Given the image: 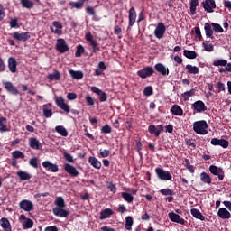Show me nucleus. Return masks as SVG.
I'll use <instances>...</instances> for the list:
<instances>
[{
    "instance_id": "nucleus-50",
    "label": "nucleus",
    "mask_w": 231,
    "mask_h": 231,
    "mask_svg": "<svg viewBox=\"0 0 231 231\" xmlns=\"http://www.w3.org/2000/svg\"><path fill=\"white\" fill-rule=\"evenodd\" d=\"M29 165L33 167V169H39V159L37 157H32L29 161Z\"/></svg>"
},
{
    "instance_id": "nucleus-22",
    "label": "nucleus",
    "mask_w": 231,
    "mask_h": 231,
    "mask_svg": "<svg viewBox=\"0 0 231 231\" xmlns=\"http://www.w3.org/2000/svg\"><path fill=\"white\" fill-rule=\"evenodd\" d=\"M211 145H219L220 147H223V149H227L229 143L226 139L213 138L211 139Z\"/></svg>"
},
{
    "instance_id": "nucleus-53",
    "label": "nucleus",
    "mask_w": 231,
    "mask_h": 231,
    "mask_svg": "<svg viewBox=\"0 0 231 231\" xmlns=\"http://www.w3.org/2000/svg\"><path fill=\"white\" fill-rule=\"evenodd\" d=\"M84 51H86V50L84 49V46L78 45L75 52V57H82V53H84Z\"/></svg>"
},
{
    "instance_id": "nucleus-33",
    "label": "nucleus",
    "mask_w": 231,
    "mask_h": 231,
    "mask_svg": "<svg viewBox=\"0 0 231 231\" xmlns=\"http://www.w3.org/2000/svg\"><path fill=\"white\" fill-rule=\"evenodd\" d=\"M171 113H172L175 116H183V108L179 105H173L171 108Z\"/></svg>"
},
{
    "instance_id": "nucleus-44",
    "label": "nucleus",
    "mask_w": 231,
    "mask_h": 231,
    "mask_svg": "<svg viewBox=\"0 0 231 231\" xmlns=\"http://www.w3.org/2000/svg\"><path fill=\"white\" fill-rule=\"evenodd\" d=\"M189 5H190L189 10H190L191 15H196V8L199 5V2L198 0H190Z\"/></svg>"
},
{
    "instance_id": "nucleus-6",
    "label": "nucleus",
    "mask_w": 231,
    "mask_h": 231,
    "mask_svg": "<svg viewBox=\"0 0 231 231\" xmlns=\"http://www.w3.org/2000/svg\"><path fill=\"white\" fill-rule=\"evenodd\" d=\"M85 39L88 42H89L90 46L92 47V53H97V51H100V46H98V42L93 39V34L91 32H88L85 35Z\"/></svg>"
},
{
    "instance_id": "nucleus-30",
    "label": "nucleus",
    "mask_w": 231,
    "mask_h": 231,
    "mask_svg": "<svg viewBox=\"0 0 231 231\" xmlns=\"http://www.w3.org/2000/svg\"><path fill=\"white\" fill-rule=\"evenodd\" d=\"M217 216L221 219H230L231 214L228 212V210L225 208H220L217 211Z\"/></svg>"
},
{
    "instance_id": "nucleus-47",
    "label": "nucleus",
    "mask_w": 231,
    "mask_h": 231,
    "mask_svg": "<svg viewBox=\"0 0 231 231\" xmlns=\"http://www.w3.org/2000/svg\"><path fill=\"white\" fill-rule=\"evenodd\" d=\"M23 230H29V228H32L33 226V220L31 218H27L22 225Z\"/></svg>"
},
{
    "instance_id": "nucleus-64",
    "label": "nucleus",
    "mask_w": 231,
    "mask_h": 231,
    "mask_svg": "<svg viewBox=\"0 0 231 231\" xmlns=\"http://www.w3.org/2000/svg\"><path fill=\"white\" fill-rule=\"evenodd\" d=\"M44 231H59V228H57L56 226H49Z\"/></svg>"
},
{
    "instance_id": "nucleus-41",
    "label": "nucleus",
    "mask_w": 231,
    "mask_h": 231,
    "mask_svg": "<svg viewBox=\"0 0 231 231\" xmlns=\"http://www.w3.org/2000/svg\"><path fill=\"white\" fill-rule=\"evenodd\" d=\"M8 121L5 117H0V133H6L8 132V127L6 126V124Z\"/></svg>"
},
{
    "instance_id": "nucleus-45",
    "label": "nucleus",
    "mask_w": 231,
    "mask_h": 231,
    "mask_svg": "<svg viewBox=\"0 0 231 231\" xmlns=\"http://www.w3.org/2000/svg\"><path fill=\"white\" fill-rule=\"evenodd\" d=\"M56 133L60 134V136H68V130L65 129L62 125H58L55 127Z\"/></svg>"
},
{
    "instance_id": "nucleus-8",
    "label": "nucleus",
    "mask_w": 231,
    "mask_h": 231,
    "mask_svg": "<svg viewBox=\"0 0 231 231\" xmlns=\"http://www.w3.org/2000/svg\"><path fill=\"white\" fill-rule=\"evenodd\" d=\"M56 50L60 53H66V51H69V47L67 45L66 40L59 38L56 43Z\"/></svg>"
},
{
    "instance_id": "nucleus-36",
    "label": "nucleus",
    "mask_w": 231,
    "mask_h": 231,
    "mask_svg": "<svg viewBox=\"0 0 231 231\" xmlns=\"http://www.w3.org/2000/svg\"><path fill=\"white\" fill-rule=\"evenodd\" d=\"M20 4L23 8H26L27 10H32L35 6V4L32 0H20Z\"/></svg>"
},
{
    "instance_id": "nucleus-59",
    "label": "nucleus",
    "mask_w": 231,
    "mask_h": 231,
    "mask_svg": "<svg viewBox=\"0 0 231 231\" xmlns=\"http://www.w3.org/2000/svg\"><path fill=\"white\" fill-rule=\"evenodd\" d=\"M195 34L196 38L199 39V41L203 40V35H201V29H199V27H195Z\"/></svg>"
},
{
    "instance_id": "nucleus-20",
    "label": "nucleus",
    "mask_w": 231,
    "mask_h": 231,
    "mask_svg": "<svg viewBox=\"0 0 231 231\" xmlns=\"http://www.w3.org/2000/svg\"><path fill=\"white\" fill-rule=\"evenodd\" d=\"M154 69L157 71V73H160V75H162V77H167L169 75V68L165 67L162 63H157L154 65Z\"/></svg>"
},
{
    "instance_id": "nucleus-25",
    "label": "nucleus",
    "mask_w": 231,
    "mask_h": 231,
    "mask_svg": "<svg viewBox=\"0 0 231 231\" xmlns=\"http://www.w3.org/2000/svg\"><path fill=\"white\" fill-rule=\"evenodd\" d=\"M69 73L71 79H73L74 80H82V79H84V72H82L81 70L70 69Z\"/></svg>"
},
{
    "instance_id": "nucleus-56",
    "label": "nucleus",
    "mask_w": 231,
    "mask_h": 231,
    "mask_svg": "<svg viewBox=\"0 0 231 231\" xmlns=\"http://www.w3.org/2000/svg\"><path fill=\"white\" fill-rule=\"evenodd\" d=\"M153 90L151 86L145 87L143 89V95L145 97H151V95H152Z\"/></svg>"
},
{
    "instance_id": "nucleus-4",
    "label": "nucleus",
    "mask_w": 231,
    "mask_h": 231,
    "mask_svg": "<svg viewBox=\"0 0 231 231\" xmlns=\"http://www.w3.org/2000/svg\"><path fill=\"white\" fill-rule=\"evenodd\" d=\"M13 39H15V41H19L22 42H26V41H29V39L32 37V33L28 32H14V33L11 34Z\"/></svg>"
},
{
    "instance_id": "nucleus-49",
    "label": "nucleus",
    "mask_w": 231,
    "mask_h": 231,
    "mask_svg": "<svg viewBox=\"0 0 231 231\" xmlns=\"http://www.w3.org/2000/svg\"><path fill=\"white\" fill-rule=\"evenodd\" d=\"M202 46L206 51H214V45L210 44V42L208 41L204 42Z\"/></svg>"
},
{
    "instance_id": "nucleus-34",
    "label": "nucleus",
    "mask_w": 231,
    "mask_h": 231,
    "mask_svg": "<svg viewBox=\"0 0 231 231\" xmlns=\"http://www.w3.org/2000/svg\"><path fill=\"white\" fill-rule=\"evenodd\" d=\"M204 30L206 37H209V39H214V31L212 30V26L210 25V23H206L204 25Z\"/></svg>"
},
{
    "instance_id": "nucleus-35",
    "label": "nucleus",
    "mask_w": 231,
    "mask_h": 231,
    "mask_svg": "<svg viewBox=\"0 0 231 231\" xmlns=\"http://www.w3.org/2000/svg\"><path fill=\"white\" fill-rule=\"evenodd\" d=\"M16 176L20 178L21 181H28V180H32V175L26 171H17Z\"/></svg>"
},
{
    "instance_id": "nucleus-51",
    "label": "nucleus",
    "mask_w": 231,
    "mask_h": 231,
    "mask_svg": "<svg viewBox=\"0 0 231 231\" xmlns=\"http://www.w3.org/2000/svg\"><path fill=\"white\" fill-rule=\"evenodd\" d=\"M160 193L162 195V196H174V194H176L174 192V190L171 189H162L160 190Z\"/></svg>"
},
{
    "instance_id": "nucleus-43",
    "label": "nucleus",
    "mask_w": 231,
    "mask_h": 231,
    "mask_svg": "<svg viewBox=\"0 0 231 231\" xmlns=\"http://www.w3.org/2000/svg\"><path fill=\"white\" fill-rule=\"evenodd\" d=\"M195 94H196V90H195L194 88H192V89L189 90V91L184 92V93L181 95V97H182L183 100H184L185 102H187V101L190 98V97H194Z\"/></svg>"
},
{
    "instance_id": "nucleus-39",
    "label": "nucleus",
    "mask_w": 231,
    "mask_h": 231,
    "mask_svg": "<svg viewBox=\"0 0 231 231\" xmlns=\"http://www.w3.org/2000/svg\"><path fill=\"white\" fill-rule=\"evenodd\" d=\"M54 204L56 205V208H66V202L64 201V198L62 197H57Z\"/></svg>"
},
{
    "instance_id": "nucleus-62",
    "label": "nucleus",
    "mask_w": 231,
    "mask_h": 231,
    "mask_svg": "<svg viewBox=\"0 0 231 231\" xmlns=\"http://www.w3.org/2000/svg\"><path fill=\"white\" fill-rule=\"evenodd\" d=\"M85 100L87 102V105L95 106V100L93 99V97H91V96H86Z\"/></svg>"
},
{
    "instance_id": "nucleus-48",
    "label": "nucleus",
    "mask_w": 231,
    "mask_h": 231,
    "mask_svg": "<svg viewBox=\"0 0 231 231\" xmlns=\"http://www.w3.org/2000/svg\"><path fill=\"white\" fill-rule=\"evenodd\" d=\"M132 227H133V217H126L125 228L126 230H131Z\"/></svg>"
},
{
    "instance_id": "nucleus-14",
    "label": "nucleus",
    "mask_w": 231,
    "mask_h": 231,
    "mask_svg": "<svg viewBox=\"0 0 231 231\" xmlns=\"http://www.w3.org/2000/svg\"><path fill=\"white\" fill-rule=\"evenodd\" d=\"M64 171H66L67 174H69V176H71L72 178H77V176H79V174H80L79 172V170H77V168H75V166H73L69 163H65Z\"/></svg>"
},
{
    "instance_id": "nucleus-52",
    "label": "nucleus",
    "mask_w": 231,
    "mask_h": 231,
    "mask_svg": "<svg viewBox=\"0 0 231 231\" xmlns=\"http://www.w3.org/2000/svg\"><path fill=\"white\" fill-rule=\"evenodd\" d=\"M211 26H212L214 32H216V33H223V32H224L223 27H221V25L219 23H212Z\"/></svg>"
},
{
    "instance_id": "nucleus-5",
    "label": "nucleus",
    "mask_w": 231,
    "mask_h": 231,
    "mask_svg": "<svg viewBox=\"0 0 231 231\" xmlns=\"http://www.w3.org/2000/svg\"><path fill=\"white\" fill-rule=\"evenodd\" d=\"M209 172L213 174V176H217L220 181H223V180H225V171H223V168L221 167H217L216 165H210Z\"/></svg>"
},
{
    "instance_id": "nucleus-57",
    "label": "nucleus",
    "mask_w": 231,
    "mask_h": 231,
    "mask_svg": "<svg viewBox=\"0 0 231 231\" xmlns=\"http://www.w3.org/2000/svg\"><path fill=\"white\" fill-rule=\"evenodd\" d=\"M13 158H15V159L22 158V160H23L24 153H23V152L21 151H14L13 152Z\"/></svg>"
},
{
    "instance_id": "nucleus-17",
    "label": "nucleus",
    "mask_w": 231,
    "mask_h": 231,
    "mask_svg": "<svg viewBox=\"0 0 231 231\" xmlns=\"http://www.w3.org/2000/svg\"><path fill=\"white\" fill-rule=\"evenodd\" d=\"M202 6L206 12L212 14L216 8V0H205L202 2Z\"/></svg>"
},
{
    "instance_id": "nucleus-3",
    "label": "nucleus",
    "mask_w": 231,
    "mask_h": 231,
    "mask_svg": "<svg viewBox=\"0 0 231 231\" xmlns=\"http://www.w3.org/2000/svg\"><path fill=\"white\" fill-rule=\"evenodd\" d=\"M155 174L161 181H171L172 180V175L169 171L163 170V168H156Z\"/></svg>"
},
{
    "instance_id": "nucleus-24",
    "label": "nucleus",
    "mask_w": 231,
    "mask_h": 231,
    "mask_svg": "<svg viewBox=\"0 0 231 231\" xmlns=\"http://www.w3.org/2000/svg\"><path fill=\"white\" fill-rule=\"evenodd\" d=\"M8 68L11 73H17V60H15V58H8Z\"/></svg>"
},
{
    "instance_id": "nucleus-28",
    "label": "nucleus",
    "mask_w": 231,
    "mask_h": 231,
    "mask_svg": "<svg viewBox=\"0 0 231 231\" xmlns=\"http://www.w3.org/2000/svg\"><path fill=\"white\" fill-rule=\"evenodd\" d=\"M0 226L4 231H12V225L10 224V220L6 217H2L0 219Z\"/></svg>"
},
{
    "instance_id": "nucleus-37",
    "label": "nucleus",
    "mask_w": 231,
    "mask_h": 231,
    "mask_svg": "<svg viewBox=\"0 0 231 231\" xmlns=\"http://www.w3.org/2000/svg\"><path fill=\"white\" fill-rule=\"evenodd\" d=\"M200 181H202V183H207L208 185H210V183H212V178L210 177V175H208V173L202 172L200 173Z\"/></svg>"
},
{
    "instance_id": "nucleus-58",
    "label": "nucleus",
    "mask_w": 231,
    "mask_h": 231,
    "mask_svg": "<svg viewBox=\"0 0 231 231\" xmlns=\"http://www.w3.org/2000/svg\"><path fill=\"white\" fill-rule=\"evenodd\" d=\"M99 154L101 158H107L109 154H111V152L109 150H99Z\"/></svg>"
},
{
    "instance_id": "nucleus-54",
    "label": "nucleus",
    "mask_w": 231,
    "mask_h": 231,
    "mask_svg": "<svg viewBox=\"0 0 231 231\" xmlns=\"http://www.w3.org/2000/svg\"><path fill=\"white\" fill-rule=\"evenodd\" d=\"M112 128L109 125H105L104 126H102L101 128V133H103L104 134H109L112 133Z\"/></svg>"
},
{
    "instance_id": "nucleus-15",
    "label": "nucleus",
    "mask_w": 231,
    "mask_h": 231,
    "mask_svg": "<svg viewBox=\"0 0 231 231\" xmlns=\"http://www.w3.org/2000/svg\"><path fill=\"white\" fill-rule=\"evenodd\" d=\"M168 217L172 223H178L179 225H185V223H187L184 218H181V217L174 213V211L170 212Z\"/></svg>"
},
{
    "instance_id": "nucleus-18",
    "label": "nucleus",
    "mask_w": 231,
    "mask_h": 231,
    "mask_svg": "<svg viewBox=\"0 0 231 231\" xmlns=\"http://www.w3.org/2000/svg\"><path fill=\"white\" fill-rule=\"evenodd\" d=\"M92 93H95L99 97L100 102H107V94L103 92L102 89L98 88V87H91Z\"/></svg>"
},
{
    "instance_id": "nucleus-31",
    "label": "nucleus",
    "mask_w": 231,
    "mask_h": 231,
    "mask_svg": "<svg viewBox=\"0 0 231 231\" xmlns=\"http://www.w3.org/2000/svg\"><path fill=\"white\" fill-rule=\"evenodd\" d=\"M113 216V209L111 208H105L100 212L99 219L102 221L104 219H109Z\"/></svg>"
},
{
    "instance_id": "nucleus-12",
    "label": "nucleus",
    "mask_w": 231,
    "mask_h": 231,
    "mask_svg": "<svg viewBox=\"0 0 231 231\" xmlns=\"http://www.w3.org/2000/svg\"><path fill=\"white\" fill-rule=\"evenodd\" d=\"M29 147L34 151H42V143H41L37 137L29 138Z\"/></svg>"
},
{
    "instance_id": "nucleus-10",
    "label": "nucleus",
    "mask_w": 231,
    "mask_h": 231,
    "mask_svg": "<svg viewBox=\"0 0 231 231\" xmlns=\"http://www.w3.org/2000/svg\"><path fill=\"white\" fill-rule=\"evenodd\" d=\"M162 131H163V125H159L157 126L154 125H150L148 126V132L150 133V134H154L156 138L160 136Z\"/></svg>"
},
{
    "instance_id": "nucleus-27",
    "label": "nucleus",
    "mask_w": 231,
    "mask_h": 231,
    "mask_svg": "<svg viewBox=\"0 0 231 231\" xmlns=\"http://www.w3.org/2000/svg\"><path fill=\"white\" fill-rule=\"evenodd\" d=\"M129 26H134V23H136V10L134 7H131L129 9Z\"/></svg>"
},
{
    "instance_id": "nucleus-60",
    "label": "nucleus",
    "mask_w": 231,
    "mask_h": 231,
    "mask_svg": "<svg viewBox=\"0 0 231 231\" xmlns=\"http://www.w3.org/2000/svg\"><path fill=\"white\" fill-rule=\"evenodd\" d=\"M11 28H19V23L17 18H14L9 23Z\"/></svg>"
},
{
    "instance_id": "nucleus-19",
    "label": "nucleus",
    "mask_w": 231,
    "mask_h": 231,
    "mask_svg": "<svg viewBox=\"0 0 231 231\" xmlns=\"http://www.w3.org/2000/svg\"><path fill=\"white\" fill-rule=\"evenodd\" d=\"M42 165L49 172H59V166L57 164L51 163L50 161H44Z\"/></svg>"
},
{
    "instance_id": "nucleus-26",
    "label": "nucleus",
    "mask_w": 231,
    "mask_h": 231,
    "mask_svg": "<svg viewBox=\"0 0 231 231\" xmlns=\"http://www.w3.org/2000/svg\"><path fill=\"white\" fill-rule=\"evenodd\" d=\"M88 163L94 168L100 170L102 169V162L97 159V157L90 156L88 158Z\"/></svg>"
},
{
    "instance_id": "nucleus-55",
    "label": "nucleus",
    "mask_w": 231,
    "mask_h": 231,
    "mask_svg": "<svg viewBox=\"0 0 231 231\" xmlns=\"http://www.w3.org/2000/svg\"><path fill=\"white\" fill-rule=\"evenodd\" d=\"M227 61L226 60H217L213 62V66L217 67V66H226Z\"/></svg>"
},
{
    "instance_id": "nucleus-42",
    "label": "nucleus",
    "mask_w": 231,
    "mask_h": 231,
    "mask_svg": "<svg viewBox=\"0 0 231 231\" xmlns=\"http://www.w3.org/2000/svg\"><path fill=\"white\" fill-rule=\"evenodd\" d=\"M183 55L186 59H196V57H198V53L195 51L189 50H184Z\"/></svg>"
},
{
    "instance_id": "nucleus-7",
    "label": "nucleus",
    "mask_w": 231,
    "mask_h": 231,
    "mask_svg": "<svg viewBox=\"0 0 231 231\" xmlns=\"http://www.w3.org/2000/svg\"><path fill=\"white\" fill-rule=\"evenodd\" d=\"M137 75L141 79H147L149 77H152V75H154V69H152V67L151 66L144 67L143 69L137 71Z\"/></svg>"
},
{
    "instance_id": "nucleus-46",
    "label": "nucleus",
    "mask_w": 231,
    "mask_h": 231,
    "mask_svg": "<svg viewBox=\"0 0 231 231\" xmlns=\"http://www.w3.org/2000/svg\"><path fill=\"white\" fill-rule=\"evenodd\" d=\"M121 196L125 199V201L128 203H133V200L134 199V197H133V195L128 192H122Z\"/></svg>"
},
{
    "instance_id": "nucleus-63",
    "label": "nucleus",
    "mask_w": 231,
    "mask_h": 231,
    "mask_svg": "<svg viewBox=\"0 0 231 231\" xmlns=\"http://www.w3.org/2000/svg\"><path fill=\"white\" fill-rule=\"evenodd\" d=\"M117 212H119V214H125V212H127V208L123 204H120L117 208Z\"/></svg>"
},
{
    "instance_id": "nucleus-13",
    "label": "nucleus",
    "mask_w": 231,
    "mask_h": 231,
    "mask_svg": "<svg viewBox=\"0 0 231 231\" xmlns=\"http://www.w3.org/2000/svg\"><path fill=\"white\" fill-rule=\"evenodd\" d=\"M3 84L7 93H10L11 95H14V96L19 95V90L17 89V87L14 86L12 82L5 81L3 82Z\"/></svg>"
},
{
    "instance_id": "nucleus-2",
    "label": "nucleus",
    "mask_w": 231,
    "mask_h": 231,
    "mask_svg": "<svg viewBox=\"0 0 231 231\" xmlns=\"http://www.w3.org/2000/svg\"><path fill=\"white\" fill-rule=\"evenodd\" d=\"M55 103H56V106L58 107H60V109H62V111H64L65 113L70 112V113H72V115H79V110H75V109L70 110L69 109V106H68V104H66L64 97H56Z\"/></svg>"
},
{
    "instance_id": "nucleus-29",
    "label": "nucleus",
    "mask_w": 231,
    "mask_h": 231,
    "mask_svg": "<svg viewBox=\"0 0 231 231\" xmlns=\"http://www.w3.org/2000/svg\"><path fill=\"white\" fill-rule=\"evenodd\" d=\"M85 3H88V0H79L78 2H69V5L71 8H76V10H82L84 8Z\"/></svg>"
},
{
    "instance_id": "nucleus-21",
    "label": "nucleus",
    "mask_w": 231,
    "mask_h": 231,
    "mask_svg": "<svg viewBox=\"0 0 231 231\" xmlns=\"http://www.w3.org/2000/svg\"><path fill=\"white\" fill-rule=\"evenodd\" d=\"M52 212L57 217H68L69 216V211L64 209V208H54Z\"/></svg>"
},
{
    "instance_id": "nucleus-16",
    "label": "nucleus",
    "mask_w": 231,
    "mask_h": 231,
    "mask_svg": "<svg viewBox=\"0 0 231 231\" xmlns=\"http://www.w3.org/2000/svg\"><path fill=\"white\" fill-rule=\"evenodd\" d=\"M191 109L195 111L196 113H203L207 111V106H205V103L201 100L196 101L194 104H192Z\"/></svg>"
},
{
    "instance_id": "nucleus-9",
    "label": "nucleus",
    "mask_w": 231,
    "mask_h": 231,
    "mask_svg": "<svg viewBox=\"0 0 231 231\" xmlns=\"http://www.w3.org/2000/svg\"><path fill=\"white\" fill-rule=\"evenodd\" d=\"M165 32H167V27H165V24L163 23H159L154 30V36L156 39H163Z\"/></svg>"
},
{
    "instance_id": "nucleus-1",
    "label": "nucleus",
    "mask_w": 231,
    "mask_h": 231,
    "mask_svg": "<svg viewBox=\"0 0 231 231\" xmlns=\"http://www.w3.org/2000/svg\"><path fill=\"white\" fill-rule=\"evenodd\" d=\"M208 123L205 120L196 121L193 123V131L196 134H208Z\"/></svg>"
},
{
    "instance_id": "nucleus-38",
    "label": "nucleus",
    "mask_w": 231,
    "mask_h": 231,
    "mask_svg": "<svg viewBox=\"0 0 231 231\" xmlns=\"http://www.w3.org/2000/svg\"><path fill=\"white\" fill-rule=\"evenodd\" d=\"M186 69L189 75H198L199 73V68L190 64L186 65Z\"/></svg>"
},
{
    "instance_id": "nucleus-23",
    "label": "nucleus",
    "mask_w": 231,
    "mask_h": 231,
    "mask_svg": "<svg viewBox=\"0 0 231 231\" xmlns=\"http://www.w3.org/2000/svg\"><path fill=\"white\" fill-rule=\"evenodd\" d=\"M43 116L45 118H51L53 112L51 111V104L48 103L42 106Z\"/></svg>"
},
{
    "instance_id": "nucleus-61",
    "label": "nucleus",
    "mask_w": 231,
    "mask_h": 231,
    "mask_svg": "<svg viewBox=\"0 0 231 231\" xmlns=\"http://www.w3.org/2000/svg\"><path fill=\"white\" fill-rule=\"evenodd\" d=\"M63 156H64V159L66 160V162H69V163H73V162H74L73 156L70 153L64 152Z\"/></svg>"
},
{
    "instance_id": "nucleus-11",
    "label": "nucleus",
    "mask_w": 231,
    "mask_h": 231,
    "mask_svg": "<svg viewBox=\"0 0 231 231\" xmlns=\"http://www.w3.org/2000/svg\"><path fill=\"white\" fill-rule=\"evenodd\" d=\"M19 207L24 212H32L33 210V202L28 199H23L20 201Z\"/></svg>"
},
{
    "instance_id": "nucleus-32",
    "label": "nucleus",
    "mask_w": 231,
    "mask_h": 231,
    "mask_svg": "<svg viewBox=\"0 0 231 231\" xmlns=\"http://www.w3.org/2000/svg\"><path fill=\"white\" fill-rule=\"evenodd\" d=\"M190 214L195 217V219H199L200 221H205L206 217L201 214V211L198 208H191Z\"/></svg>"
},
{
    "instance_id": "nucleus-40",
    "label": "nucleus",
    "mask_w": 231,
    "mask_h": 231,
    "mask_svg": "<svg viewBox=\"0 0 231 231\" xmlns=\"http://www.w3.org/2000/svg\"><path fill=\"white\" fill-rule=\"evenodd\" d=\"M47 79L51 81L60 80V72H59V70L57 69H54L52 74L47 75Z\"/></svg>"
}]
</instances>
